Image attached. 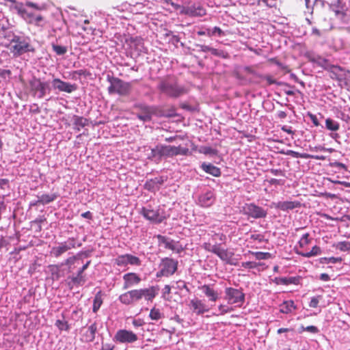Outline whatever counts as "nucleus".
I'll list each match as a JSON object with an SVG mask.
<instances>
[{"label":"nucleus","mask_w":350,"mask_h":350,"mask_svg":"<svg viewBox=\"0 0 350 350\" xmlns=\"http://www.w3.org/2000/svg\"><path fill=\"white\" fill-rule=\"evenodd\" d=\"M158 88L161 92L170 97H178L186 93L185 88L179 86L176 81L171 77L162 79Z\"/></svg>","instance_id":"f257e3e1"},{"label":"nucleus","mask_w":350,"mask_h":350,"mask_svg":"<svg viewBox=\"0 0 350 350\" xmlns=\"http://www.w3.org/2000/svg\"><path fill=\"white\" fill-rule=\"evenodd\" d=\"M189 150L187 148H183L179 146H163L158 145L154 148L152 149V155L153 157H172L178 154L187 155Z\"/></svg>","instance_id":"f03ea898"},{"label":"nucleus","mask_w":350,"mask_h":350,"mask_svg":"<svg viewBox=\"0 0 350 350\" xmlns=\"http://www.w3.org/2000/svg\"><path fill=\"white\" fill-rule=\"evenodd\" d=\"M107 81L110 83L108 92L110 94H118L120 96H127L131 91V84L113 76L108 75Z\"/></svg>","instance_id":"7ed1b4c3"},{"label":"nucleus","mask_w":350,"mask_h":350,"mask_svg":"<svg viewBox=\"0 0 350 350\" xmlns=\"http://www.w3.org/2000/svg\"><path fill=\"white\" fill-rule=\"evenodd\" d=\"M29 84L32 96L38 98H42L46 93H49L51 91L49 83L42 81L39 78L33 77Z\"/></svg>","instance_id":"20e7f679"},{"label":"nucleus","mask_w":350,"mask_h":350,"mask_svg":"<svg viewBox=\"0 0 350 350\" xmlns=\"http://www.w3.org/2000/svg\"><path fill=\"white\" fill-rule=\"evenodd\" d=\"M224 299L228 304L241 306L245 301V294L241 289L227 287L225 288Z\"/></svg>","instance_id":"39448f33"},{"label":"nucleus","mask_w":350,"mask_h":350,"mask_svg":"<svg viewBox=\"0 0 350 350\" xmlns=\"http://www.w3.org/2000/svg\"><path fill=\"white\" fill-rule=\"evenodd\" d=\"M161 269L157 273V277H168L173 275L178 269V261L171 258H164L160 264Z\"/></svg>","instance_id":"423d86ee"},{"label":"nucleus","mask_w":350,"mask_h":350,"mask_svg":"<svg viewBox=\"0 0 350 350\" xmlns=\"http://www.w3.org/2000/svg\"><path fill=\"white\" fill-rule=\"evenodd\" d=\"M10 50L14 56H19L27 51H33V49H30V44L25 40H22L19 37H15L11 40Z\"/></svg>","instance_id":"0eeeda50"},{"label":"nucleus","mask_w":350,"mask_h":350,"mask_svg":"<svg viewBox=\"0 0 350 350\" xmlns=\"http://www.w3.org/2000/svg\"><path fill=\"white\" fill-rule=\"evenodd\" d=\"M113 340L119 343H133L138 340V336L131 330L122 329L116 332Z\"/></svg>","instance_id":"6e6552de"},{"label":"nucleus","mask_w":350,"mask_h":350,"mask_svg":"<svg viewBox=\"0 0 350 350\" xmlns=\"http://www.w3.org/2000/svg\"><path fill=\"white\" fill-rule=\"evenodd\" d=\"M159 245H163L165 249L170 250L177 254H180L183 250V247L178 244V241H175L169 237L161 234L157 235Z\"/></svg>","instance_id":"1a4fd4ad"},{"label":"nucleus","mask_w":350,"mask_h":350,"mask_svg":"<svg viewBox=\"0 0 350 350\" xmlns=\"http://www.w3.org/2000/svg\"><path fill=\"white\" fill-rule=\"evenodd\" d=\"M141 213L148 220L157 224L161 223L165 219V216L159 213V210H154L150 206L143 207L142 208Z\"/></svg>","instance_id":"9d476101"},{"label":"nucleus","mask_w":350,"mask_h":350,"mask_svg":"<svg viewBox=\"0 0 350 350\" xmlns=\"http://www.w3.org/2000/svg\"><path fill=\"white\" fill-rule=\"evenodd\" d=\"M115 262L118 266H126L127 265L139 266L141 260L137 256L126 254L118 256L115 259Z\"/></svg>","instance_id":"9b49d317"},{"label":"nucleus","mask_w":350,"mask_h":350,"mask_svg":"<svg viewBox=\"0 0 350 350\" xmlns=\"http://www.w3.org/2000/svg\"><path fill=\"white\" fill-rule=\"evenodd\" d=\"M244 211L247 215L255 219L263 218L267 215V211L265 210L254 203L245 204Z\"/></svg>","instance_id":"f8f14e48"},{"label":"nucleus","mask_w":350,"mask_h":350,"mask_svg":"<svg viewBox=\"0 0 350 350\" xmlns=\"http://www.w3.org/2000/svg\"><path fill=\"white\" fill-rule=\"evenodd\" d=\"M215 254L217 255L221 260L225 261L227 264L231 265H237V260L233 258L234 253L227 249L221 248L219 245H218Z\"/></svg>","instance_id":"ddd939ff"},{"label":"nucleus","mask_w":350,"mask_h":350,"mask_svg":"<svg viewBox=\"0 0 350 350\" xmlns=\"http://www.w3.org/2000/svg\"><path fill=\"white\" fill-rule=\"evenodd\" d=\"M75 247V241L73 239H69L67 242L62 243L57 247H53L51 254L55 257L60 256L62 254L66 252L70 249Z\"/></svg>","instance_id":"4468645a"},{"label":"nucleus","mask_w":350,"mask_h":350,"mask_svg":"<svg viewBox=\"0 0 350 350\" xmlns=\"http://www.w3.org/2000/svg\"><path fill=\"white\" fill-rule=\"evenodd\" d=\"M120 301L124 305H131L134 302L140 300L137 289L129 291L119 296Z\"/></svg>","instance_id":"2eb2a0df"},{"label":"nucleus","mask_w":350,"mask_h":350,"mask_svg":"<svg viewBox=\"0 0 350 350\" xmlns=\"http://www.w3.org/2000/svg\"><path fill=\"white\" fill-rule=\"evenodd\" d=\"M167 180V177L158 176L148 180L144 184V188L150 191H158L161 185Z\"/></svg>","instance_id":"dca6fc26"},{"label":"nucleus","mask_w":350,"mask_h":350,"mask_svg":"<svg viewBox=\"0 0 350 350\" xmlns=\"http://www.w3.org/2000/svg\"><path fill=\"white\" fill-rule=\"evenodd\" d=\"M53 87L60 92L71 93L77 90V86L74 84L62 81L60 79H54L52 81Z\"/></svg>","instance_id":"f3484780"},{"label":"nucleus","mask_w":350,"mask_h":350,"mask_svg":"<svg viewBox=\"0 0 350 350\" xmlns=\"http://www.w3.org/2000/svg\"><path fill=\"white\" fill-rule=\"evenodd\" d=\"M215 195L212 191H208L198 197V204L202 207H209L215 201Z\"/></svg>","instance_id":"a211bd4d"},{"label":"nucleus","mask_w":350,"mask_h":350,"mask_svg":"<svg viewBox=\"0 0 350 350\" xmlns=\"http://www.w3.org/2000/svg\"><path fill=\"white\" fill-rule=\"evenodd\" d=\"M123 289H127L133 286L138 284L141 282L140 277L135 273H127L123 275Z\"/></svg>","instance_id":"6ab92c4d"},{"label":"nucleus","mask_w":350,"mask_h":350,"mask_svg":"<svg viewBox=\"0 0 350 350\" xmlns=\"http://www.w3.org/2000/svg\"><path fill=\"white\" fill-rule=\"evenodd\" d=\"M23 19L28 24L33 25L36 27H42L44 25V18L41 14H36L28 12Z\"/></svg>","instance_id":"aec40b11"},{"label":"nucleus","mask_w":350,"mask_h":350,"mask_svg":"<svg viewBox=\"0 0 350 350\" xmlns=\"http://www.w3.org/2000/svg\"><path fill=\"white\" fill-rule=\"evenodd\" d=\"M189 307L192 310L193 312L198 315L202 314L208 311L205 304L202 300L196 298L191 299L189 303Z\"/></svg>","instance_id":"412c9836"},{"label":"nucleus","mask_w":350,"mask_h":350,"mask_svg":"<svg viewBox=\"0 0 350 350\" xmlns=\"http://www.w3.org/2000/svg\"><path fill=\"white\" fill-rule=\"evenodd\" d=\"M157 290L155 286H150L147 288L137 289V292L140 299L144 297L146 300L152 301L156 297Z\"/></svg>","instance_id":"4be33fe9"},{"label":"nucleus","mask_w":350,"mask_h":350,"mask_svg":"<svg viewBox=\"0 0 350 350\" xmlns=\"http://www.w3.org/2000/svg\"><path fill=\"white\" fill-rule=\"evenodd\" d=\"M199 289L204 293L211 301H216L219 297L217 291L211 287L210 285L204 284L199 286Z\"/></svg>","instance_id":"5701e85b"},{"label":"nucleus","mask_w":350,"mask_h":350,"mask_svg":"<svg viewBox=\"0 0 350 350\" xmlns=\"http://www.w3.org/2000/svg\"><path fill=\"white\" fill-rule=\"evenodd\" d=\"M286 154L290 155L294 158H302V159H314L317 160H325V157L323 155H312L307 153H299L298 152L289 150L287 151Z\"/></svg>","instance_id":"b1692460"},{"label":"nucleus","mask_w":350,"mask_h":350,"mask_svg":"<svg viewBox=\"0 0 350 350\" xmlns=\"http://www.w3.org/2000/svg\"><path fill=\"white\" fill-rule=\"evenodd\" d=\"M97 332V325L96 323L90 325L85 332L83 334L82 340L85 342H92L95 338V334Z\"/></svg>","instance_id":"393cba45"},{"label":"nucleus","mask_w":350,"mask_h":350,"mask_svg":"<svg viewBox=\"0 0 350 350\" xmlns=\"http://www.w3.org/2000/svg\"><path fill=\"white\" fill-rule=\"evenodd\" d=\"M85 282L84 276L78 273L77 276L68 277L67 279V285L70 289H72L75 286H79Z\"/></svg>","instance_id":"a878e982"},{"label":"nucleus","mask_w":350,"mask_h":350,"mask_svg":"<svg viewBox=\"0 0 350 350\" xmlns=\"http://www.w3.org/2000/svg\"><path fill=\"white\" fill-rule=\"evenodd\" d=\"M300 205V202L297 201H285L278 202L277 207L282 211H288L299 207Z\"/></svg>","instance_id":"bb28decb"},{"label":"nucleus","mask_w":350,"mask_h":350,"mask_svg":"<svg viewBox=\"0 0 350 350\" xmlns=\"http://www.w3.org/2000/svg\"><path fill=\"white\" fill-rule=\"evenodd\" d=\"M202 168L204 172L213 175V176L219 177L221 175L220 169L211 163H202Z\"/></svg>","instance_id":"cd10ccee"},{"label":"nucleus","mask_w":350,"mask_h":350,"mask_svg":"<svg viewBox=\"0 0 350 350\" xmlns=\"http://www.w3.org/2000/svg\"><path fill=\"white\" fill-rule=\"evenodd\" d=\"M206 14V9L200 5L189 6V16H203Z\"/></svg>","instance_id":"c85d7f7f"},{"label":"nucleus","mask_w":350,"mask_h":350,"mask_svg":"<svg viewBox=\"0 0 350 350\" xmlns=\"http://www.w3.org/2000/svg\"><path fill=\"white\" fill-rule=\"evenodd\" d=\"M9 1L12 3L11 8L16 10L18 14L23 18L28 12V11L24 8L23 4L21 2L16 1V0Z\"/></svg>","instance_id":"c756f323"},{"label":"nucleus","mask_w":350,"mask_h":350,"mask_svg":"<svg viewBox=\"0 0 350 350\" xmlns=\"http://www.w3.org/2000/svg\"><path fill=\"white\" fill-rule=\"evenodd\" d=\"M295 309L296 306L292 300L285 301L280 305V312L284 314H289Z\"/></svg>","instance_id":"7c9ffc66"},{"label":"nucleus","mask_w":350,"mask_h":350,"mask_svg":"<svg viewBox=\"0 0 350 350\" xmlns=\"http://www.w3.org/2000/svg\"><path fill=\"white\" fill-rule=\"evenodd\" d=\"M88 120L81 116H74L73 117V124L75 129L77 131H80L82 128L88 125Z\"/></svg>","instance_id":"2f4dec72"},{"label":"nucleus","mask_w":350,"mask_h":350,"mask_svg":"<svg viewBox=\"0 0 350 350\" xmlns=\"http://www.w3.org/2000/svg\"><path fill=\"white\" fill-rule=\"evenodd\" d=\"M57 198L55 193L53 194H42L38 197L36 202L37 204H46L54 201Z\"/></svg>","instance_id":"473e14b6"},{"label":"nucleus","mask_w":350,"mask_h":350,"mask_svg":"<svg viewBox=\"0 0 350 350\" xmlns=\"http://www.w3.org/2000/svg\"><path fill=\"white\" fill-rule=\"evenodd\" d=\"M141 109L142 112L137 114V118L144 122L150 120L152 114L150 108L147 106H142Z\"/></svg>","instance_id":"72a5a7b5"},{"label":"nucleus","mask_w":350,"mask_h":350,"mask_svg":"<svg viewBox=\"0 0 350 350\" xmlns=\"http://www.w3.org/2000/svg\"><path fill=\"white\" fill-rule=\"evenodd\" d=\"M321 253V249L317 245H314L312 247L311 251L308 252H297V254L299 255H301V256L310 258L314 256H317Z\"/></svg>","instance_id":"f704fd0d"},{"label":"nucleus","mask_w":350,"mask_h":350,"mask_svg":"<svg viewBox=\"0 0 350 350\" xmlns=\"http://www.w3.org/2000/svg\"><path fill=\"white\" fill-rule=\"evenodd\" d=\"M103 304L102 294L101 292H98L94 299L92 310L94 312H96L100 308Z\"/></svg>","instance_id":"c9c22d12"},{"label":"nucleus","mask_w":350,"mask_h":350,"mask_svg":"<svg viewBox=\"0 0 350 350\" xmlns=\"http://www.w3.org/2000/svg\"><path fill=\"white\" fill-rule=\"evenodd\" d=\"M149 317L152 320L158 321L163 318L164 314L161 312L160 309L154 307L150 311Z\"/></svg>","instance_id":"e433bc0d"},{"label":"nucleus","mask_w":350,"mask_h":350,"mask_svg":"<svg viewBox=\"0 0 350 350\" xmlns=\"http://www.w3.org/2000/svg\"><path fill=\"white\" fill-rule=\"evenodd\" d=\"M248 252L250 254H251L252 255H253L256 260H259L269 259L272 257L271 254H270L269 252H252V251H249Z\"/></svg>","instance_id":"4c0bfd02"},{"label":"nucleus","mask_w":350,"mask_h":350,"mask_svg":"<svg viewBox=\"0 0 350 350\" xmlns=\"http://www.w3.org/2000/svg\"><path fill=\"white\" fill-rule=\"evenodd\" d=\"M325 126L329 131H336L339 129L340 125L338 122L331 118H327L325 120Z\"/></svg>","instance_id":"58836bf2"},{"label":"nucleus","mask_w":350,"mask_h":350,"mask_svg":"<svg viewBox=\"0 0 350 350\" xmlns=\"http://www.w3.org/2000/svg\"><path fill=\"white\" fill-rule=\"evenodd\" d=\"M63 320L58 319L56 321L55 325L60 331H68L70 329V325L68 321L64 320V317L62 314Z\"/></svg>","instance_id":"ea45409f"},{"label":"nucleus","mask_w":350,"mask_h":350,"mask_svg":"<svg viewBox=\"0 0 350 350\" xmlns=\"http://www.w3.org/2000/svg\"><path fill=\"white\" fill-rule=\"evenodd\" d=\"M268 62L271 64L277 65L281 70H284L286 73L290 72L291 70L288 66L281 63L277 57L269 58Z\"/></svg>","instance_id":"a19ab883"},{"label":"nucleus","mask_w":350,"mask_h":350,"mask_svg":"<svg viewBox=\"0 0 350 350\" xmlns=\"http://www.w3.org/2000/svg\"><path fill=\"white\" fill-rule=\"evenodd\" d=\"M336 248L342 251L347 252L350 251V242L349 241H340L336 243L335 245Z\"/></svg>","instance_id":"79ce46f5"},{"label":"nucleus","mask_w":350,"mask_h":350,"mask_svg":"<svg viewBox=\"0 0 350 350\" xmlns=\"http://www.w3.org/2000/svg\"><path fill=\"white\" fill-rule=\"evenodd\" d=\"M310 234L309 233H306L302 235L301 238L299 241V246L300 248H304L307 246L311 241V239H309Z\"/></svg>","instance_id":"37998d69"},{"label":"nucleus","mask_w":350,"mask_h":350,"mask_svg":"<svg viewBox=\"0 0 350 350\" xmlns=\"http://www.w3.org/2000/svg\"><path fill=\"white\" fill-rule=\"evenodd\" d=\"M280 281L281 282V284H284V285H288V284H297L298 282V278H295V277H290V278H280Z\"/></svg>","instance_id":"c03bdc74"},{"label":"nucleus","mask_w":350,"mask_h":350,"mask_svg":"<svg viewBox=\"0 0 350 350\" xmlns=\"http://www.w3.org/2000/svg\"><path fill=\"white\" fill-rule=\"evenodd\" d=\"M211 53L212 55H213L216 57H222V58H227L228 57V53H226V51H224L223 50H220V49H217L212 48L211 50Z\"/></svg>","instance_id":"a18cd8bd"},{"label":"nucleus","mask_w":350,"mask_h":350,"mask_svg":"<svg viewBox=\"0 0 350 350\" xmlns=\"http://www.w3.org/2000/svg\"><path fill=\"white\" fill-rule=\"evenodd\" d=\"M342 69L340 66H332L330 67V77L333 79L340 80V77L337 74L338 71H341Z\"/></svg>","instance_id":"49530a36"},{"label":"nucleus","mask_w":350,"mask_h":350,"mask_svg":"<svg viewBox=\"0 0 350 350\" xmlns=\"http://www.w3.org/2000/svg\"><path fill=\"white\" fill-rule=\"evenodd\" d=\"M219 245H211V243H204L202 247L207 252H212L213 254H215V252L217 249Z\"/></svg>","instance_id":"de8ad7c7"},{"label":"nucleus","mask_w":350,"mask_h":350,"mask_svg":"<svg viewBox=\"0 0 350 350\" xmlns=\"http://www.w3.org/2000/svg\"><path fill=\"white\" fill-rule=\"evenodd\" d=\"M262 265L260 262H252V261H247V262H243L241 263V266L244 268L247 269H254L256 268L258 266Z\"/></svg>","instance_id":"09e8293b"},{"label":"nucleus","mask_w":350,"mask_h":350,"mask_svg":"<svg viewBox=\"0 0 350 350\" xmlns=\"http://www.w3.org/2000/svg\"><path fill=\"white\" fill-rule=\"evenodd\" d=\"M53 49L59 55H64L67 52L66 47L60 45L53 44Z\"/></svg>","instance_id":"8fccbe9b"},{"label":"nucleus","mask_w":350,"mask_h":350,"mask_svg":"<svg viewBox=\"0 0 350 350\" xmlns=\"http://www.w3.org/2000/svg\"><path fill=\"white\" fill-rule=\"evenodd\" d=\"M218 310L220 312V314L224 315L226 313L232 312L233 310V308L224 304H220L218 306Z\"/></svg>","instance_id":"3c124183"},{"label":"nucleus","mask_w":350,"mask_h":350,"mask_svg":"<svg viewBox=\"0 0 350 350\" xmlns=\"http://www.w3.org/2000/svg\"><path fill=\"white\" fill-rule=\"evenodd\" d=\"M49 269L51 273V274L54 276L55 275V278H59V268L58 265H51L49 266Z\"/></svg>","instance_id":"603ef678"},{"label":"nucleus","mask_w":350,"mask_h":350,"mask_svg":"<svg viewBox=\"0 0 350 350\" xmlns=\"http://www.w3.org/2000/svg\"><path fill=\"white\" fill-rule=\"evenodd\" d=\"M264 78V81H266V85H271L277 83V81L269 75H265Z\"/></svg>","instance_id":"864d4df0"},{"label":"nucleus","mask_w":350,"mask_h":350,"mask_svg":"<svg viewBox=\"0 0 350 350\" xmlns=\"http://www.w3.org/2000/svg\"><path fill=\"white\" fill-rule=\"evenodd\" d=\"M319 302V297H312V299L309 303V306L310 308H315L318 306Z\"/></svg>","instance_id":"5fc2aeb1"},{"label":"nucleus","mask_w":350,"mask_h":350,"mask_svg":"<svg viewBox=\"0 0 350 350\" xmlns=\"http://www.w3.org/2000/svg\"><path fill=\"white\" fill-rule=\"evenodd\" d=\"M217 238L220 241L225 243L226 241V236L223 233H215L213 236V239L215 240V238Z\"/></svg>","instance_id":"6e6d98bb"},{"label":"nucleus","mask_w":350,"mask_h":350,"mask_svg":"<svg viewBox=\"0 0 350 350\" xmlns=\"http://www.w3.org/2000/svg\"><path fill=\"white\" fill-rule=\"evenodd\" d=\"M325 262L327 263H337L340 262L342 261L341 258H335V257H330V258H324Z\"/></svg>","instance_id":"4d7b16f0"},{"label":"nucleus","mask_w":350,"mask_h":350,"mask_svg":"<svg viewBox=\"0 0 350 350\" xmlns=\"http://www.w3.org/2000/svg\"><path fill=\"white\" fill-rule=\"evenodd\" d=\"M302 329L304 331L310 332L311 333H314V334L317 333L319 332L318 328L314 325H309V326H307L306 327H302Z\"/></svg>","instance_id":"13d9d810"},{"label":"nucleus","mask_w":350,"mask_h":350,"mask_svg":"<svg viewBox=\"0 0 350 350\" xmlns=\"http://www.w3.org/2000/svg\"><path fill=\"white\" fill-rule=\"evenodd\" d=\"M265 75L256 72L254 75L255 83H261L264 81Z\"/></svg>","instance_id":"bf43d9fd"},{"label":"nucleus","mask_w":350,"mask_h":350,"mask_svg":"<svg viewBox=\"0 0 350 350\" xmlns=\"http://www.w3.org/2000/svg\"><path fill=\"white\" fill-rule=\"evenodd\" d=\"M200 152H202L205 154H214L215 150L211 147L205 146L202 148V150H200Z\"/></svg>","instance_id":"052dcab7"},{"label":"nucleus","mask_w":350,"mask_h":350,"mask_svg":"<svg viewBox=\"0 0 350 350\" xmlns=\"http://www.w3.org/2000/svg\"><path fill=\"white\" fill-rule=\"evenodd\" d=\"M26 5L27 7L34 8V9H36L37 10H42V8L40 5H38L37 3L31 2V1H27L26 2Z\"/></svg>","instance_id":"680f3d73"},{"label":"nucleus","mask_w":350,"mask_h":350,"mask_svg":"<svg viewBox=\"0 0 350 350\" xmlns=\"http://www.w3.org/2000/svg\"><path fill=\"white\" fill-rule=\"evenodd\" d=\"M270 172L275 175V176H284L285 174H284V172L282 170H278V169H271L270 170Z\"/></svg>","instance_id":"e2e57ef3"},{"label":"nucleus","mask_w":350,"mask_h":350,"mask_svg":"<svg viewBox=\"0 0 350 350\" xmlns=\"http://www.w3.org/2000/svg\"><path fill=\"white\" fill-rule=\"evenodd\" d=\"M268 182L270 185H284V181L275 178H271L270 180H268Z\"/></svg>","instance_id":"0e129e2a"},{"label":"nucleus","mask_w":350,"mask_h":350,"mask_svg":"<svg viewBox=\"0 0 350 350\" xmlns=\"http://www.w3.org/2000/svg\"><path fill=\"white\" fill-rule=\"evenodd\" d=\"M214 34H217L219 36H224V32L221 30V29L219 27H215L213 29Z\"/></svg>","instance_id":"69168bd1"},{"label":"nucleus","mask_w":350,"mask_h":350,"mask_svg":"<svg viewBox=\"0 0 350 350\" xmlns=\"http://www.w3.org/2000/svg\"><path fill=\"white\" fill-rule=\"evenodd\" d=\"M198 46L200 47V51L202 52H211L212 49V47L204 44L198 45Z\"/></svg>","instance_id":"338daca9"},{"label":"nucleus","mask_w":350,"mask_h":350,"mask_svg":"<svg viewBox=\"0 0 350 350\" xmlns=\"http://www.w3.org/2000/svg\"><path fill=\"white\" fill-rule=\"evenodd\" d=\"M114 345L109 344V343H105L102 345L101 350H113Z\"/></svg>","instance_id":"774afa93"}]
</instances>
